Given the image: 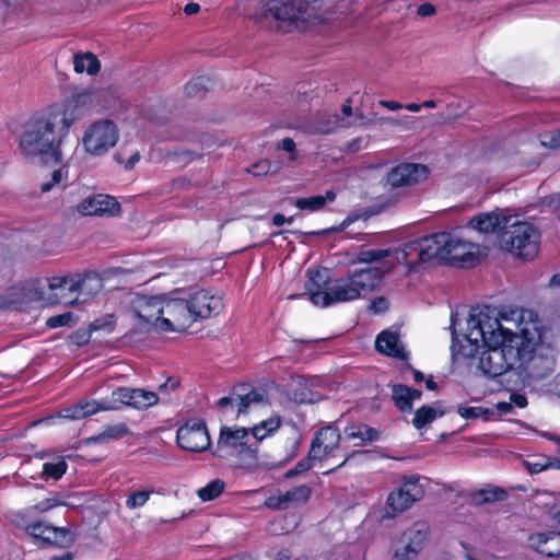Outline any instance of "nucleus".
Segmentation results:
<instances>
[{
  "label": "nucleus",
  "mask_w": 560,
  "mask_h": 560,
  "mask_svg": "<svg viewBox=\"0 0 560 560\" xmlns=\"http://www.w3.org/2000/svg\"><path fill=\"white\" fill-rule=\"evenodd\" d=\"M375 348L380 353L397 359H407L405 349L399 345V338L396 332L388 330L381 331L375 340Z\"/></svg>",
  "instance_id": "23"
},
{
  "label": "nucleus",
  "mask_w": 560,
  "mask_h": 560,
  "mask_svg": "<svg viewBox=\"0 0 560 560\" xmlns=\"http://www.w3.org/2000/svg\"><path fill=\"white\" fill-rule=\"evenodd\" d=\"M513 220V217L505 215L501 213L500 211H490V212H482L474 215L469 222L468 225L481 233L489 234L499 232L509 223V221Z\"/></svg>",
  "instance_id": "20"
},
{
  "label": "nucleus",
  "mask_w": 560,
  "mask_h": 560,
  "mask_svg": "<svg viewBox=\"0 0 560 560\" xmlns=\"http://www.w3.org/2000/svg\"><path fill=\"white\" fill-rule=\"evenodd\" d=\"M457 413L464 419L482 418L483 420H489L493 411L481 406L469 407L460 405L457 408Z\"/></svg>",
  "instance_id": "39"
},
{
  "label": "nucleus",
  "mask_w": 560,
  "mask_h": 560,
  "mask_svg": "<svg viewBox=\"0 0 560 560\" xmlns=\"http://www.w3.org/2000/svg\"><path fill=\"white\" fill-rule=\"evenodd\" d=\"M51 291L57 303L73 305L78 302H85L102 289V279L95 271H86L73 276L54 277L49 281Z\"/></svg>",
  "instance_id": "7"
},
{
  "label": "nucleus",
  "mask_w": 560,
  "mask_h": 560,
  "mask_svg": "<svg viewBox=\"0 0 560 560\" xmlns=\"http://www.w3.org/2000/svg\"><path fill=\"white\" fill-rule=\"evenodd\" d=\"M435 7L430 2L422 3L417 8V14L422 18L431 16L435 14Z\"/></svg>",
  "instance_id": "61"
},
{
  "label": "nucleus",
  "mask_w": 560,
  "mask_h": 560,
  "mask_svg": "<svg viewBox=\"0 0 560 560\" xmlns=\"http://www.w3.org/2000/svg\"><path fill=\"white\" fill-rule=\"evenodd\" d=\"M153 490L132 491L126 499V506L129 510H136L142 508L150 499Z\"/></svg>",
  "instance_id": "43"
},
{
  "label": "nucleus",
  "mask_w": 560,
  "mask_h": 560,
  "mask_svg": "<svg viewBox=\"0 0 560 560\" xmlns=\"http://www.w3.org/2000/svg\"><path fill=\"white\" fill-rule=\"evenodd\" d=\"M60 505H66V503L56 498H46V499L37 502L36 504L32 505L31 508H32L33 512L46 513V512L50 511L51 509H54L56 506H60Z\"/></svg>",
  "instance_id": "49"
},
{
  "label": "nucleus",
  "mask_w": 560,
  "mask_h": 560,
  "mask_svg": "<svg viewBox=\"0 0 560 560\" xmlns=\"http://www.w3.org/2000/svg\"><path fill=\"white\" fill-rule=\"evenodd\" d=\"M180 382L177 377H168L163 384L160 385L159 389L162 393L174 392L178 388Z\"/></svg>",
  "instance_id": "59"
},
{
  "label": "nucleus",
  "mask_w": 560,
  "mask_h": 560,
  "mask_svg": "<svg viewBox=\"0 0 560 560\" xmlns=\"http://www.w3.org/2000/svg\"><path fill=\"white\" fill-rule=\"evenodd\" d=\"M401 547H398L393 556V560H417L420 551L410 546L407 542H402Z\"/></svg>",
  "instance_id": "46"
},
{
  "label": "nucleus",
  "mask_w": 560,
  "mask_h": 560,
  "mask_svg": "<svg viewBox=\"0 0 560 560\" xmlns=\"http://www.w3.org/2000/svg\"><path fill=\"white\" fill-rule=\"evenodd\" d=\"M79 402L82 407V412H84V418L98 411H106L103 398L100 400H81Z\"/></svg>",
  "instance_id": "48"
},
{
  "label": "nucleus",
  "mask_w": 560,
  "mask_h": 560,
  "mask_svg": "<svg viewBox=\"0 0 560 560\" xmlns=\"http://www.w3.org/2000/svg\"><path fill=\"white\" fill-rule=\"evenodd\" d=\"M135 313L144 324H150L161 329L163 320V296H139L135 304Z\"/></svg>",
  "instance_id": "18"
},
{
  "label": "nucleus",
  "mask_w": 560,
  "mask_h": 560,
  "mask_svg": "<svg viewBox=\"0 0 560 560\" xmlns=\"http://www.w3.org/2000/svg\"><path fill=\"white\" fill-rule=\"evenodd\" d=\"M528 545L537 552L548 557H560V532L535 533L528 537Z\"/></svg>",
  "instance_id": "21"
},
{
  "label": "nucleus",
  "mask_w": 560,
  "mask_h": 560,
  "mask_svg": "<svg viewBox=\"0 0 560 560\" xmlns=\"http://www.w3.org/2000/svg\"><path fill=\"white\" fill-rule=\"evenodd\" d=\"M388 308V301L384 296H377L372 301L371 310L375 313L385 312Z\"/></svg>",
  "instance_id": "60"
},
{
  "label": "nucleus",
  "mask_w": 560,
  "mask_h": 560,
  "mask_svg": "<svg viewBox=\"0 0 560 560\" xmlns=\"http://www.w3.org/2000/svg\"><path fill=\"white\" fill-rule=\"evenodd\" d=\"M256 442H249V431L246 428L222 427L212 455L221 459L236 457L247 467H256L258 464Z\"/></svg>",
  "instance_id": "6"
},
{
  "label": "nucleus",
  "mask_w": 560,
  "mask_h": 560,
  "mask_svg": "<svg viewBox=\"0 0 560 560\" xmlns=\"http://www.w3.org/2000/svg\"><path fill=\"white\" fill-rule=\"evenodd\" d=\"M329 279L319 269H307V280L305 282V293L308 295L310 301L313 303V294H326L327 287L330 284Z\"/></svg>",
  "instance_id": "25"
},
{
  "label": "nucleus",
  "mask_w": 560,
  "mask_h": 560,
  "mask_svg": "<svg viewBox=\"0 0 560 560\" xmlns=\"http://www.w3.org/2000/svg\"><path fill=\"white\" fill-rule=\"evenodd\" d=\"M510 399L518 408H525L528 405L526 396L522 394L513 393Z\"/></svg>",
  "instance_id": "63"
},
{
  "label": "nucleus",
  "mask_w": 560,
  "mask_h": 560,
  "mask_svg": "<svg viewBox=\"0 0 560 560\" xmlns=\"http://www.w3.org/2000/svg\"><path fill=\"white\" fill-rule=\"evenodd\" d=\"M73 68L77 73L86 71L89 74H96L101 69V62L92 52L74 55Z\"/></svg>",
  "instance_id": "32"
},
{
  "label": "nucleus",
  "mask_w": 560,
  "mask_h": 560,
  "mask_svg": "<svg viewBox=\"0 0 560 560\" xmlns=\"http://www.w3.org/2000/svg\"><path fill=\"white\" fill-rule=\"evenodd\" d=\"M7 298L10 304L24 306L44 300V292L37 287V282H25L9 288Z\"/></svg>",
  "instance_id": "22"
},
{
  "label": "nucleus",
  "mask_w": 560,
  "mask_h": 560,
  "mask_svg": "<svg viewBox=\"0 0 560 560\" xmlns=\"http://www.w3.org/2000/svg\"><path fill=\"white\" fill-rule=\"evenodd\" d=\"M281 418L279 416H275L255 424L250 429L254 442L258 445L260 441L273 434L281 427Z\"/></svg>",
  "instance_id": "29"
},
{
  "label": "nucleus",
  "mask_w": 560,
  "mask_h": 560,
  "mask_svg": "<svg viewBox=\"0 0 560 560\" xmlns=\"http://www.w3.org/2000/svg\"><path fill=\"white\" fill-rule=\"evenodd\" d=\"M429 536V526L425 523L417 522L404 532L400 540L407 542L418 551H421Z\"/></svg>",
  "instance_id": "26"
},
{
  "label": "nucleus",
  "mask_w": 560,
  "mask_h": 560,
  "mask_svg": "<svg viewBox=\"0 0 560 560\" xmlns=\"http://www.w3.org/2000/svg\"><path fill=\"white\" fill-rule=\"evenodd\" d=\"M345 438L349 441L358 439V440H360V443H358L357 445H364L362 443L363 433L361 430V424H353V425L347 427L345 429Z\"/></svg>",
  "instance_id": "53"
},
{
  "label": "nucleus",
  "mask_w": 560,
  "mask_h": 560,
  "mask_svg": "<svg viewBox=\"0 0 560 560\" xmlns=\"http://www.w3.org/2000/svg\"><path fill=\"white\" fill-rule=\"evenodd\" d=\"M264 392L253 387L250 384L242 383L233 386L229 396L221 397L217 406L225 416L238 418L248 412L252 404H259L264 400Z\"/></svg>",
  "instance_id": "10"
},
{
  "label": "nucleus",
  "mask_w": 560,
  "mask_h": 560,
  "mask_svg": "<svg viewBox=\"0 0 560 560\" xmlns=\"http://www.w3.org/2000/svg\"><path fill=\"white\" fill-rule=\"evenodd\" d=\"M383 279V271L377 267L353 270L347 277L332 279L326 294H313V304L323 307L334 303L350 302L373 291Z\"/></svg>",
  "instance_id": "3"
},
{
  "label": "nucleus",
  "mask_w": 560,
  "mask_h": 560,
  "mask_svg": "<svg viewBox=\"0 0 560 560\" xmlns=\"http://www.w3.org/2000/svg\"><path fill=\"white\" fill-rule=\"evenodd\" d=\"M225 488V482L222 479H214L210 481L207 486L200 488L197 491L199 499L202 502H208L215 500L218 497L222 494Z\"/></svg>",
  "instance_id": "36"
},
{
  "label": "nucleus",
  "mask_w": 560,
  "mask_h": 560,
  "mask_svg": "<svg viewBox=\"0 0 560 560\" xmlns=\"http://www.w3.org/2000/svg\"><path fill=\"white\" fill-rule=\"evenodd\" d=\"M79 211L84 215H115L120 212V203L109 195H94L84 199Z\"/></svg>",
  "instance_id": "19"
},
{
  "label": "nucleus",
  "mask_w": 560,
  "mask_h": 560,
  "mask_svg": "<svg viewBox=\"0 0 560 560\" xmlns=\"http://www.w3.org/2000/svg\"><path fill=\"white\" fill-rule=\"evenodd\" d=\"M295 207L300 210H308L312 212L319 211L325 208V198L320 195L298 198L295 200Z\"/></svg>",
  "instance_id": "40"
},
{
  "label": "nucleus",
  "mask_w": 560,
  "mask_h": 560,
  "mask_svg": "<svg viewBox=\"0 0 560 560\" xmlns=\"http://www.w3.org/2000/svg\"><path fill=\"white\" fill-rule=\"evenodd\" d=\"M37 522L43 526L35 533V536L31 537L39 541L42 546L66 549L74 544L77 535L70 528L54 526L42 520H37Z\"/></svg>",
  "instance_id": "15"
},
{
  "label": "nucleus",
  "mask_w": 560,
  "mask_h": 560,
  "mask_svg": "<svg viewBox=\"0 0 560 560\" xmlns=\"http://www.w3.org/2000/svg\"><path fill=\"white\" fill-rule=\"evenodd\" d=\"M62 417L71 420H79L84 418V412H82V407L80 406V402L68 408H65L62 410Z\"/></svg>",
  "instance_id": "52"
},
{
  "label": "nucleus",
  "mask_w": 560,
  "mask_h": 560,
  "mask_svg": "<svg viewBox=\"0 0 560 560\" xmlns=\"http://www.w3.org/2000/svg\"><path fill=\"white\" fill-rule=\"evenodd\" d=\"M312 495V489L307 485H301L291 488L290 490L270 495L266 499L265 504L268 509L273 511H283L292 506H300L305 504Z\"/></svg>",
  "instance_id": "17"
},
{
  "label": "nucleus",
  "mask_w": 560,
  "mask_h": 560,
  "mask_svg": "<svg viewBox=\"0 0 560 560\" xmlns=\"http://www.w3.org/2000/svg\"><path fill=\"white\" fill-rule=\"evenodd\" d=\"M114 159L120 163V164H125V168L126 170H132L136 165V163L140 160V153L138 151H136L133 154H131V156L125 162L121 153H116L114 155Z\"/></svg>",
  "instance_id": "56"
},
{
  "label": "nucleus",
  "mask_w": 560,
  "mask_h": 560,
  "mask_svg": "<svg viewBox=\"0 0 560 560\" xmlns=\"http://www.w3.org/2000/svg\"><path fill=\"white\" fill-rule=\"evenodd\" d=\"M314 460H317V457H311V455L308 454L306 457L300 459L293 468L289 469L284 474V477L287 479H291L302 472L308 471L313 467Z\"/></svg>",
  "instance_id": "45"
},
{
  "label": "nucleus",
  "mask_w": 560,
  "mask_h": 560,
  "mask_svg": "<svg viewBox=\"0 0 560 560\" xmlns=\"http://www.w3.org/2000/svg\"><path fill=\"white\" fill-rule=\"evenodd\" d=\"M68 469V464L63 457H60L55 463H44L42 467V478L45 481L60 480Z\"/></svg>",
  "instance_id": "34"
},
{
  "label": "nucleus",
  "mask_w": 560,
  "mask_h": 560,
  "mask_svg": "<svg viewBox=\"0 0 560 560\" xmlns=\"http://www.w3.org/2000/svg\"><path fill=\"white\" fill-rule=\"evenodd\" d=\"M176 441L180 448L200 453L210 447V435L205 421L192 420L184 423L177 430Z\"/></svg>",
  "instance_id": "12"
},
{
  "label": "nucleus",
  "mask_w": 560,
  "mask_h": 560,
  "mask_svg": "<svg viewBox=\"0 0 560 560\" xmlns=\"http://www.w3.org/2000/svg\"><path fill=\"white\" fill-rule=\"evenodd\" d=\"M420 479L418 474L401 476L398 487L386 498V513L383 517L393 518L423 499L425 490Z\"/></svg>",
  "instance_id": "8"
},
{
  "label": "nucleus",
  "mask_w": 560,
  "mask_h": 560,
  "mask_svg": "<svg viewBox=\"0 0 560 560\" xmlns=\"http://www.w3.org/2000/svg\"><path fill=\"white\" fill-rule=\"evenodd\" d=\"M540 231L530 222L509 221L498 234L501 249L521 260H533L540 246Z\"/></svg>",
  "instance_id": "5"
},
{
  "label": "nucleus",
  "mask_w": 560,
  "mask_h": 560,
  "mask_svg": "<svg viewBox=\"0 0 560 560\" xmlns=\"http://www.w3.org/2000/svg\"><path fill=\"white\" fill-rule=\"evenodd\" d=\"M389 255V249H362L357 254L355 260L362 264H370L383 260Z\"/></svg>",
  "instance_id": "41"
},
{
  "label": "nucleus",
  "mask_w": 560,
  "mask_h": 560,
  "mask_svg": "<svg viewBox=\"0 0 560 560\" xmlns=\"http://www.w3.org/2000/svg\"><path fill=\"white\" fill-rule=\"evenodd\" d=\"M361 430L363 433V444L374 442L380 438V432L376 429L369 427L368 424H361Z\"/></svg>",
  "instance_id": "54"
},
{
  "label": "nucleus",
  "mask_w": 560,
  "mask_h": 560,
  "mask_svg": "<svg viewBox=\"0 0 560 560\" xmlns=\"http://www.w3.org/2000/svg\"><path fill=\"white\" fill-rule=\"evenodd\" d=\"M300 446H301V439L298 433H293L284 442L285 455H284V458L280 462V464L285 465L287 463H289L293 458H295L299 454Z\"/></svg>",
  "instance_id": "42"
},
{
  "label": "nucleus",
  "mask_w": 560,
  "mask_h": 560,
  "mask_svg": "<svg viewBox=\"0 0 560 560\" xmlns=\"http://www.w3.org/2000/svg\"><path fill=\"white\" fill-rule=\"evenodd\" d=\"M548 515L551 521L560 525V501L555 502L548 510Z\"/></svg>",
  "instance_id": "62"
},
{
  "label": "nucleus",
  "mask_w": 560,
  "mask_h": 560,
  "mask_svg": "<svg viewBox=\"0 0 560 560\" xmlns=\"http://www.w3.org/2000/svg\"><path fill=\"white\" fill-rule=\"evenodd\" d=\"M355 220H357V217L348 215L343 219V221L339 225L330 226V228L317 230V231H311V232H307L306 235L324 236V235L340 233V232L345 231Z\"/></svg>",
  "instance_id": "44"
},
{
  "label": "nucleus",
  "mask_w": 560,
  "mask_h": 560,
  "mask_svg": "<svg viewBox=\"0 0 560 560\" xmlns=\"http://www.w3.org/2000/svg\"><path fill=\"white\" fill-rule=\"evenodd\" d=\"M277 149L283 150L288 153H290V160L295 161L296 160V147L295 142L292 138H284L277 144Z\"/></svg>",
  "instance_id": "51"
},
{
  "label": "nucleus",
  "mask_w": 560,
  "mask_h": 560,
  "mask_svg": "<svg viewBox=\"0 0 560 560\" xmlns=\"http://www.w3.org/2000/svg\"><path fill=\"white\" fill-rule=\"evenodd\" d=\"M524 465L530 475L539 474V472L548 469L547 459H545L542 462L526 460V462H524Z\"/></svg>",
  "instance_id": "55"
},
{
  "label": "nucleus",
  "mask_w": 560,
  "mask_h": 560,
  "mask_svg": "<svg viewBox=\"0 0 560 560\" xmlns=\"http://www.w3.org/2000/svg\"><path fill=\"white\" fill-rule=\"evenodd\" d=\"M173 292L170 296H163V320L161 330L185 331L195 322L196 317L190 313L187 299L176 296Z\"/></svg>",
  "instance_id": "11"
},
{
  "label": "nucleus",
  "mask_w": 560,
  "mask_h": 560,
  "mask_svg": "<svg viewBox=\"0 0 560 560\" xmlns=\"http://www.w3.org/2000/svg\"><path fill=\"white\" fill-rule=\"evenodd\" d=\"M68 176V168L66 166H62L58 170H55L51 174V179L47 183H43L40 186L42 192H47L51 190V188L58 184H60L63 178H67Z\"/></svg>",
  "instance_id": "47"
},
{
  "label": "nucleus",
  "mask_w": 560,
  "mask_h": 560,
  "mask_svg": "<svg viewBox=\"0 0 560 560\" xmlns=\"http://www.w3.org/2000/svg\"><path fill=\"white\" fill-rule=\"evenodd\" d=\"M438 417L436 410L431 406H421L416 410L415 416L412 418V425L420 430L424 428L427 424L432 422Z\"/></svg>",
  "instance_id": "37"
},
{
  "label": "nucleus",
  "mask_w": 560,
  "mask_h": 560,
  "mask_svg": "<svg viewBox=\"0 0 560 560\" xmlns=\"http://www.w3.org/2000/svg\"><path fill=\"white\" fill-rule=\"evenodd\" d=\"M131 408L145 410L159 401L158 394L143 388H131Z\"/></svg>",
  "instance_id": "31"
},
{
  "label": "nucleus",
  "mask_w": 560,
  "mask_h": 560,
  "mask_svg": "<svg viewBox=\"0 0 560 560\" xmlns=\"http://www.w3.org/2000/svg\"><path fill=\"white\" fill-rule=\"evenodd\" d=\"M470 244L450 232H439L405 244L404 253L418 252L419 262H429L434 258L466 260Z\"/></svg>",
  "instance_id": "4"
},
{
  "label": "nucleus",
  "mask_w": 560,
  "mask_h": 560,
  "mask_svg": "<svg viewBox=\"0 0 560 560\" xmlns=\"http://www.w3.org/2000/svg\"><path fill=\"white\" fill-rule=\"evenodd\" d=\"M10 522L16 528L22 529L28 536H35L43 525L37 520H33V510L27 506L23 510L14 511L11 513Z\"/></svg>",
  "instance_id": "24"
},
{
  "label": "nucleus",
  "mask_w": 560,
  "mask_h": 560,
  "mask_svg": "<svg viewBox=\"0 0 560 560\" xmlns=\"http://www.w3.org/2000/svg\"><path fill=\"white\" fill-rule=\"evenodd\" d=\"M130 434V430L125 422L105 425L103 431L93 436L95 442H105L107 440H118Z\"/></svg>",
  "instance_id": "33"
},
{
  "label": "nucleus",
  "mask_w": 560,
  "mask_h": 560,
  "mask_svg": "<svg viewBox=\"0 0 560 560\" xmlns=\"http://www.w3.org/2000/svg\"><path fill=\"white\" fill-rule=\"evenodd\" d=\"M210 79L203 75L192 78L185 85V94L189 97L203 95L208 91Z\"/></svg>",
  "instance_id": "38"
},
{
  "label": "nucleus",
  "mask_w": 560,
  "mask_h": 560,
  "mask_svg": "<svg viewBox=\"0 0 560 560\" xmlns=\"http://www.w3.org/2000/svg\"><path fill=\"white\" fill-rule=\"evenodd\" d=\"M266 11L269 12L275 20L279 21H294L298 19V13L302 12L301 9L295 11L290 0L270 3Z\"/></svg>",
  "instance_id": "30"
},
{
  "label": "nucleus",
  "mask_w": 560,
  "mask_h": 560,
  "mask_svg": "<svg viewBox=\"0 0 560 560\" xmlns=\"http://www.w3.org/2000/svg\"><path fill=\"white\" fill-rule=\"evenodd\" d=\"M131 387H116L110 395L103 398L106 411L131 407Z\"/></svg>",
  "instance_id": "27"
},
{
  "label": "nucleus",
  "mask_w": 560,
  "mask_h": 560,
  "mask_svg": "<svg viewBox=\"0 0 560 560\" xmlns=\"http://www.w3.org/2000/svg\"><path fill=\"white\" fill-rule=\"evenodd\" d=\"M119 131L116 124L109 119L94 121L84 132L82 145L86 153L101 156L115 147Z\"/></svg>",
  "instance_id": "9"
},
{
  "label": "nucleus",
  "mask_w": 560,
  "mask_h": 560,
  "mask_svg": "<svg viewBox=\"0 0 560 560\" xmlns=\"http://www.w3.org/2000/svg\"><path fill=\"white\" fill-rule=\"evenodd\" d=\"M187 302L196 322L217 316L224 307L223 299L220 295L205 289L189 294Z\"/></svg>",
  "instance_id": "14"
},
{
  "label": "nucleus",
  "mask_w": 560,
  "mask_h": 560,
  "mask_svg": "<svg viewBox=\"0 0 560 560\" xmlns=\"http://www.w3.org/2000/svg\"><path fill=\"white\" fill-rule=\"evenodd\" d=\"M506 498L508 491L498 486H493L489 489H479L470 493V500L476 505L504 501Z\"/></svg>",
  "instance_id": "28"
},
{
  "label": "nucleus",
  "mask_w": 560,
  "mask_h": 560,
  "mask_svg": "<svg viewBox=\"0 0 560 560\" xmlns=\"http://www.w3.org/2000/svg\"><path fill=\"white\" fill-rule=\"evenodd\" d=\"M466 337L476 348H483L478 369L492 378L512 370L517 363L529 362L535 353V339L528 337L526 330L515 334L504 329L499 318L485 312L470 316Z\"/></svg>",
  "instance_id": "1"
},
{
  "label": "nucleus",
  "mask_w": 560,
  "mask_h": 560,
  "mask_svg": "<svg viewBox=\"0 0 560 560\" xmlns=\"http://www.w3.org/2000/svg\"><path fill=\"white\" fill-rule=\"evenodd\" d=\"M338 127H345L343 118L339 117V115H335L332 117V121H329V125L326 127H318V130L322 133H330Z\"/></svg>",
  "instance_id": "57"
},
{
  "label": "nucleus",
  "mask_w": 560,
  "mask_h": 560,
  "mask_svg": "<svg viewBox=\"0 0 560 560\" xmlns=\"http://www.w3.org/2000/svg\"><path fill=\"white\" fill-rule=\"evenodd\" d=\"M71 320H72V314L70 312H67L63 314L50 316L46 320V325L49 328H59V327L68 326Z\"/></svg>",
  "instance_id": "50"
},
{
  "label": "nucleus",
  "mask_w": 560,
  "mask_h": 560,
  "mask_svg": "<svg viewBox=\"0 0 560 560\" xmlns=\"http://www.w3.org/2000/svg\"><path fill=\"white\" fill-rule=\"evenodd\" d=\"M341 440L338 427L334 423L317 430L311 441L310 455L323 460L334 453Z\"/></svg>",
  "instance_id": "16"
},
{
  "label": "nucleus",
  "mask_w": 560,
  "mask_h": 560,
  "mask_svg": "<svg viewBox=\"0 0 560 560\" xmlns=\"http://www.w3.org/2000/svg\"><path fill=\"white\" fill-rule=\"evenodd\" d=\"M544 145L551 149H560V128L548 135V140L542 141Z\"/></svg>",
  "instance_id": "58"
},
{
  "label": "nucleus",
  "mask_w": 560,
  "mask_h": 560,
  "mask_svg": "<svg viewBox=\"0 0 560 560\" xmlns=\"http://www.w3.org/2000/svg\"><path fill=\"white\" fill-rule=\"evenodd\" d=\"M430 168L421 163H399L386 175L387 183L394 187L413 186L428 179Z\"/></svg>",
  "instance_id": "13"
},
{
  "label": "nucleus",
  "mask_w": 560,
  "mask_h": 560,
  "mask_svg": "<svg viewBox=\"0 0 560 560\" xmlns=\"http://www.w3.org/2000/svg\"><path fill=\"white\" fill-rule=\"evenodd\" d=\"M409 393L410 387L407 385L396 384L393 386V400L395 406L402 412H410L412 410Z\"/></svg>",
  "instance_id": "35"
},
{
  "label": "nucleus",
  "mask_w": 560,
  "mask_h": 560,
  "mask_svg": "<svg viewBox=\"0 0 560 560\" xmlns=\"http://www.w3.org/2000/svg\"><path fill=\"white\" fill-rule=\"evenodd\" d=\"M293 221V217L285 218L282 213H276L272 217V224L275 226H282L284 223H291Z\"/></svg>",
  "instance_id": "64"
},
{
  "label": "nucleus",
  "mask_w": 560,
  "mask_h": 560,
  "mask_svg": "<svg viewBox=\"0 0 560 560\" xmlns=\"http://www.w3.org/2000/svg\"><path fill=\"white\" fill-rule=\"evenodd\" d=\"M72 124L73 118L63 105H50L26 121L20 148L26 155L37 156L45 164H58L62 161L61 143Z\"/></svg>",
  "instance_id": "2"
}]
</instances>
